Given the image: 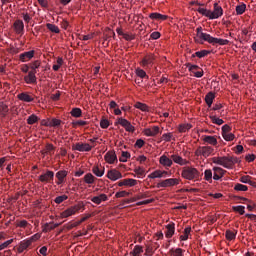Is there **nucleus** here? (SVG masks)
<instances>
[{
	"label": "nucleus",
	"instance_id": "obj_1",
	"mask_svg": "<svg viewBox=\"0 0 256 256\" xmlns=\"http://www.w3.org/2000/svg\"><path fill=\"white\" fill-rule=\"evenodd\" d=\"M237 158L232 156H223V157H214L212 158V162L216 165H221L225 167V169H231L235 163H237Z\"/></svg>",
	"mask_w": 256,
	"mask_h": 256
},
{
	"label": "nucleus",
	"instance_id": "obj_2",
	"mask_svg": "<svg viewBox=\"0 0 256 256\" xmlns=\"http://www.w3.org/2000/svg\"><path fill=\"white\" fill-rule=\"evenodd\" d=\"M199 175V170L191 166H185L181 172V177H183V179H187L188 181H199Z\"/></svg>",
	"mask_w": 256,
	"mask_h": 256
},
{
	"label": "nucleus",
	"instance_id": "obj_3",
	"mask_svg": "<svg viewBox=\"0 0 256 256\" xmlns=\"http://www.w3.org/2000/svg\"><path fill=\"white\" fill-rule=\"evenodd\" d=\"M213 151L215 150L211 146H199L194 153L196 157H204V159H207Z\"/></svg>",
	"mask_w": 256,
	"mask_h": 256
},
{
	"label": "nucleus",
	"instance_id": "obj_4",
	"mask_svg": "<svg viewBox=\"0 0 256 256\" xmlns=\"http://www.w3.org/2000/svg\"><path fill=\"white\" fill-rule=\"evenodd\" d=\"M82 207L83 206L79 204L69 207L68 209H66L61 213L62 219H67V217H71V215H75V213L81 211Z\"/></svg>",
	"mask_w": 256,
	"mask_h": 256
},
{
	"label": "nucleus",
	"instance_id": "obj_5",
	"mask_svg": "<svg viewBox=\"0 0 256 256\" xmlns=\"http://www.w3.org/2000/svg\"><path fill=\"white\" fill-rule=\"evenodd\" d=\"M175 185H179V179L177 178H169L166 180H162L159 182L156 187L157 189H161V187H175Z\"/></svg>",
	"mask_w": 256,
	"mask_h": 256
},
{
	"label": "nucleus",
	"instance_id": "obj_6",
	"mask_svg": "<svg viewBox=\"0 0 256 256\" xmlns=\"http://www.w3.org/2000/svg\"><path fill=\"white\" fill-rule=\"evenodd\" d=\"M116 123H118V125H121V127H124L125 131H127L128 133L135 132V127L131 125V122H129L125 118H118Z\"/></svg>",
	"mask_w": 256,
	"mask_h": 256
},
{
	"label": "nucleus",
	"instance_id": "obj_7",
	"mask_svg": "<svg viewBox=\"0 0 256 256\" xmlns=\"http://www.w3.org/2000/svg\"><path fill=\"white\" fill-rule=\"evenodd\" d=\"M223 17V8L218 3H214L213 11L210 10V19H219Z\"/></svg>",
	"mask_w": 256,
	"mask_h": 256
},
{
	"label": "nucleus",
	"instance_id": "obj_8",
	"mask_svg": "<svg viewBox=\"0 0 256 256\" xmlns=\"http://www.w3.org/2000/svg\"><path fill=\"white\" fill-rule=\"evenodd\" d=\"M95 145L90 146L89 143H76L75 145L72 146L73 151H80L81 153L83 152H89L91 149H93Z\"/></svg>",
	"mask_w": 256,
	"mask_h": 256
},
{
	"label": "nucleus",
	"instance_id": "obj_9",
	"mask_svg": "<svg viewBox=\"0 0 256 256\" xmlns=\"http://www.w3.org/2000/svg\"><path fill=\"white\" fill-rule=\"evenodd\" d=\"M53 179H55V172L51 170H47L46 173L39 176V181H41V183H51Z\"/></svg>",
	"mask_w": 256,
	"mask_h": 256
},
{
	"label": "nucleus",
	"instance_id": "obj_10",
	"mask_svg": "<svg viewBox=\"0 0 256 256\" xmlns=\"http://www.w3.org/2000/svg\"><path fill=\"white\" fill-rule=\"evenodd\" d=\"M154 61H155V54L149 53L143 57L141 61V65L142 67H149V65L153 66Z\"/></svg>",
	"mask_w": 256,
	"mask_h": 256
},
{
	"label": "nucleus",
	"instance_id": "obj_11",
	"mask_svg": "<svg viewBox=\"0 0 256 256\" xmlns=\"http://www.w3.org/2000/svg\"><path fill=\"white\" fill-rule=\"evenodd\" d=\"M35 57V50H30L28 52H23L19 55V60L22 63H27V61H31Z\"/></svg>",
	"mask_w": 256,
	"mask_h": 256
},
{
	"label": "nucleus",
	"instance_id": "obj_12",
	"mask_svg": "<svg viewBox=\"0 0 256 256\" xmlns=\"http://www.w3.org/2000/svg\"><path fill=\"white\" fill-rule=\"evenodd\" d=\"M207 43H210V45H229V40L222 39V38H215L213 36H209Z\"/></svg>",
	"mask_w": 256,
	"mask_h": 256
},
{
	"label": "nucleus",
	"instance_id": "obj_13",
	"mask_svg": "<svg viewBox=\"0 0 256 256\" xmlns=\"http://www.w3.org/2000/svg\"><path fill=\"white\" fill-rule=\"evenodd\" d=\"M107 177L110 181H117V179H123V174L117 169H112L108 171Z\"/></svg>",
	"mask_w": 256,
	"mask_h": 256
},
{
	"label": "nucleus",
	"instance_id": "obj_14",
	"mask_svg": "<svg viewBox=\"0 0 256 256\" xmlns=\"http://www.w3.org/2000/svg\"><path fill=\"white\" fill-rule=\"evenodd\" d=\"M159 131V126H153L152 128L144 129V135H146V137H157V135H159Z\"/></svg>",
	"mask_w": 256,
	"mask_h": 256
},
{
	"label": "nucleus",
	"instance_id": "obj_15",
	"mask_svg": "<svg viewBox=\"0 0 256 256\" xmlns=\"http://www.w3.org/2000/svg\"><path fill=\"white\" fill-rule=\"evenodd\" d=\"M35 75H37V73L29 71L28 75L24 77L25 83H27V85H35V83H37V76Z\"/></svg>",
	"mask_w": 256,
	"mask_h": 256
},
{
	"label": "nucleus",
	"instance_id": "obj_16",
	"mask_svg": "<svg viewBox=\"0 0 256 256\" xmlns=\"http://www.w3.org/2000/svg\"><path fill=\"white\" fill-rule=\"evenodd\" d=\"M14 30L18 35H23V32L25 31L23 20H16L14 22Z\"/></svg>",
	"mask_w": 256,
	"mask_h": 256
},
{
	"label": "nucleus",
	"instance_id": "obj_17",
	"mask_svg": "<svg viewBox=\"0 0 256 256\" xmlns=\"http://www.w3.org/2000/svg\"><path fill=\"white\" fill-rule=\"evenodd\" d=\"M211 36V34H207L203 32V27H198L196 28V37H198V39H200V41H208L209 37Z\"/></svg>",
	"mask_w": 256,
	"mask_h": 256
},
{
	"label": "nucleus",
	"instance_id": "obj_18",
	"mask_svg": "<svg viewBox=\"0 0 256 256\" xmlns=\"http://www.w3.org/2000/svg\"><path fill=\"white\" fill-rule=\"evenodd\" d=\"M104 159H105L106 163L113 165V163H115V161H117V154H115L114 151H109L105 154Z\"/></svg>",
	"mask_w": 256,
	"mask_h": 256
},
{
	"label": "nucleus",
	"instance_id": "obj_19",
	"mask_svg": "<svg viewBox=\"0 0 256 256\" xmlns=\"http://www.w3.org/2000/svg\"><path fill=\"white\" fill-rule=\"evenodd\" d=\"M119 187H123V186H126V187H135V185H137V180L133 179V178H128V179H124V180H121L119 183H118Z\"/></svg>",
	"mask_w": 256,
	"mask_h": 256
},
{
	"label": "nucleus",
	"instance_id": "obj_20",
	"mask_svg": "<svg viewBox=\"0 0 256 256\" xmlns=\"http://www.w3.org/2000/svg\"><path fill=\"white\" fill-rule=\"evenodd\" d=\"M68 172L67 170H60L56 173V179L58 181L56 182L57 185H62V183H65V177H67Z\"/></svg>",
	"mask_w": 256,
	"mask_h": 256
},
{
	"label": "nucleus",
	"instance_id": "obj_21",
	"mask_svg": "<svg viewBox=\"0 0 256 256\" xmlns=\"http://www.w3.org/2000/svg\"><path fill=\"white\" fill-rule=\"evenodd\" d=\"M171 159L173 162L177 163V165H188L189 161L187 159H183V157L179 156L178 154L171 155Z\"/></svg>",
	"mask_w": 256,
	"mask_h": 256
},
{
	"label": "nucleus",
	"instance_id": "obj_22",
	"mask_svg": "<svg viewBox=\"0 0 256 256\" xmlns=\"http://www.w3.org/2000/svg\"><path fill=\"white\" fill-rule=\"evenodd\" d=\"M175 235V223H170L166 226L165 237L171 239Z\"/></svg>",
	"mask_w": 256,
	"mask_h": 256
},
{
	"label": "nucleus",
	"instance_id": "obj_23",
	"mask_svg": "<svg viewBox=\"0 0 256 256\" xmlns=\"http://www.w3.org/2000/svg\"><path fill=\"white\" fill-rule=\"evenodd\" d=\"M19 101H24V103H32L34 101L33 97L27 92H22L17 95Z\"/></svg>",
	"mask_w": 256,
	"mask_h": 256
},
{
	"label": "nucleus",
	"instance_id": "obj_24",
	"mask_svg": "<svg viewBox=\"0 0 256 256\" xmlns=\"http://www.w3.org/2000/svg\"><path fill=\"white\" fill-rule=\"evenodd\" d=\"M32 243L31 240L26 239L20 242L18 246V253H23V251H26V249H29L31 247Z\"/></svg>",
	"mask_w": 256,
	"mask_h": 256
},
{
	"label": "nucleus",
	"instance_id": "obj_25",
	"mask_svg": "<svg viewBox=\"0 0 256 256\" xmlns=\"http://www.w3.org/2000/svg\"><path fill=\"white\" fill-rule=\"evenodd\" d=\"M213 171H214V175H213L214 181H219V179H221V177L225 175V170H223V168L221 167H214Z\"/></svg>",
	"mask_w": 256,
	"mask_h": 256
},
{
	"label": "nucleus",
	"instance_id": "obj_26",
	"mask_svg": "<svg viewBox=\"0 0 256 256\" xmlns=\"http://www.w3.org/2000/svg\"><path fill=\"white\" fill-rule=\"evenodd\" d=\"M159 161L160 165H163V167H171L173 165V159H171V157H167L166 155H162Z\"/></svg>",
	"mask_w": 256,
	"mask_h": 256
},
{
	"label": "nucleus",
	"instance_id": "obj_27",
	"mask_svg": "<svg viewBox=\"0 0 256 256\" xmlns=\"http://www.w3.org/2000/svg\"><path fill=\"white\" fill-rule=\"evenodd\" d=\"M149 18L155 21H166V19H168L169 16L154 12L149 14Z\"/></svg>",
	"mask_w": 256,
	"mask_h": 256
},
{
	"label": "nucleus",
	"instance_id": "obj_28",
	"mask_svg": "<svg viewBox=\"0 0 256 256\" xmlns=\"http://www.w3.org/2000/svg\"><path fill=\"white\" fill-rule=\"evenodd\" d=\"M167 175H168L167 171L156 170L152 172L148 177L150 179H161V177H165Z\"/></svg>",
	"mask_w": 256,
	"mask_h": 256
},
{
	"label": "nucleus",
	"instance_id": "obj_29",
	"mask_svg": "<svg viewBox=\"0 0 256 256\" xmlns=\"http://www.w3.org/2000/svg\"><path fill=\"white\" fill-rule=\"evenodd\" d=\"M213 101H215V93L209 92L205 96V102L209 108L213 105Z\"/></svg>",
	"mask_w": 256,
	"mask_h": 256
},
{
	"label": "nucleus",
	"instance_id": "obj_30",
	"mask_svg": "<svg viewBox=\"0 0 256 256\" xmlns=\"http://www.w3.org/2000/svg\"><path fill=\"white\" fill-rule=\"evenodd\" d=\"M59 227V224L57 223H46L44 224L43 233H48V231H53V229H57Z\"/></svg>",
	"mask_w": 256,
	"mask_h": 256
},
{
	"label": "nucleus",
	"instance_id": "obj_31",
	"mask_svg": "<svg viewBox=\"0 0 256 256\" xmlns=\"http://www.w3.org/2000/svg\"><path fill=\"white\" fill-rule=\"evenodd\" d=\"M55 151V146L53 144H46V147L44 150L41 151L42 155H53V152Z\"/></svg>",
	"mask_w": 256,
	"mask_h": 256
},
{
	"label": "nucleus",
	"instance_id": "obj_32",
	"mask_svg": "<svg viewBox=\"0 0 256 256\" xmlns=\"http://www.w3.org/2000/svg\"><path fill=\"white\" fill-rule=\"evenodd\" d=\"M92 173H94V175H96V177H103V175H105V168H99V166H94L92 168Z\"/></svg>",
	"mask_w": 256,
	"mask_h": 256
},
{
	"label": "nucleus",
	"instance_id": "obj_33",
	"mask_svg": "<svg viewBox=\"0 0 256 256\" xmlns=\"http://www.w3.org/2000/svg\"><path fill=\"white\" fill-rule=\"evenodd\" d=\"M203 141L209 143V145L217 146V138L215 136H204Z\"/></svg>",
	"mask_w": 256,
	"mask_h": 256
},
{
	"label": "nucleus",
	"instance_id": "obj_34",
	"mask_svg": "<svg viewBox=\"0 0 256 256\" xmlns=\"http://www.w3.org/2000/svg\"><path fill=\"white\" fill-rule=\"evenodd\" d=\"M29 67L31 69L30 72L37 73V69L41 67V61L35 60L34 62L29 64Z\"/></svg>",
	"mask_w": 256,
	"mask_h": 256
},
{
	"label": "nucleus",
	"instance_id": "obj_35",
	"mask_svg": "<svg viewBox=\"0 0 256 256\" xmlns=\"http://www.w3.org/2000/svg\"><path fill=\"white\" fill-rule=\"evenodd\" d=\"M9 113V107L3 103L0 102V117H5Z\"/></svg>",
	"mask_w": 256,
	"mask_h": 256
},
{
	"label": "nucleus",
	"instance_id": "obj_36",
	"mask_svg": "<svg viewBox=\"0 0 256 256\" xmlns=\"http://www.w3.org/2000/svg\"><path fill=\"white\" fill-rule=\"evenodd\" d=\"M225 237L228 241H233L237 237V230H235L234 232L231 230H226Z\"/></svg>",
	"mask_w": 256,
	"mask_h": 256
},
{
	"label": "nucleus",
	"instance_id": "obj_37",
	"mask_svg": "<svg viewBox=\"0 0 256 256\" xmlns=\"http://www.w3.org/2000/svg\"><path fill=\"white\" fill-rule=\"evenodd\" d=\"M209 53H211L209 50H201V51L195 52L192 55V58L198 57L199 59H202V57H207Z\"/></svg>",
	"mask_w": 256,
	"mask_h": 256
},
{
	"label": "nucleus",
	"instance_id": "obj_38",
	"mask_svg": "<svg viewBox=\"0 0 256 256\" xmlns=\"http://www.w3.org/2000/svg\"><path fill=\"white\" fill-rule=\"evenodd\" d=\"M141 253H143V246L136 245L133 249V251L130 252L131 256H141Z\"/></svg>",
	"mask_w": 256,
	"mask_h": 256
},
{
	"label": "nucleus",
	"instance_id": "obj_39",
	"mask_svg": "<svg viewBox=\"0 0 256 256\" xmlns=\"http://www.w3.org/2000/svg\"><path fill=\"white\" fill-rule=\"evenodd\" d=\"M84 181L85 183H87L88 185H93V183H95V176H93V174L91 173H87L84 176Z\"/></svg>",
	"mask_w": 256,
	"mask_h": 256
},
{
	"label": "nucleus",
	"instance_id": "obj_40",
	"mask_svg": "<svg viewBox=\"0 0 256 256\" xmlns=\"http://www.w3.org/2000/svg\"><path fill=\"white\" fill-rule=\"evenodd\" d=\"M209 118L211 119L212 123H214L215 125H223L225 123V121H223V119L218 118L217 116L210 114Z\"/></svg>",
	"mask_w": 256,
	"mask_h": 256
},
{
	"label": "nucleus",
	"instance_id": "obj_41",
	"mask_svg": "<svg viewBox=\"0 0 256 256\" xmlns=\"http://www.w3.org/2000/svg\"><path fill=\"white\" fill-rule=\"evenodd\" d=\"M185 252V250L181 249V248H176V249H170L169 253L171 256H183V253Z\"/></svg>",
	"mask_w": 256,
	"mask_h": 256
},
{
	"label": "nucleus",
	"instance_id": "obj_42",
	"mask_svg": "<svg viewBox=\"0 0 256 256\" xmlns=\"http://www.w3.org/2000/svg\"><path fill=\"white\" fill-rule=\"evenodd\" d=\"M190 234H191V226H188L184 229V235L180 236V240L187 241V239H189Z\"/></svg>",
	"mask_w": 256,
	"mask_h": 256
},
{
	"label": "nucleus",
	"instance_id": "obj_43",
	"mask_svg": "<svg viewBox=\"0 0 256 256\" xmlns=\"http://www.w3.org/2000/svg\"><path fill=\"white\" fill-rule=\"evenodd\" d=\"M131 158V153L127 152V151H122V155L119 158V162L120 163H127V159Z\"/></svg>",
	"mask_w": 256,
	"mask_h": 256
},
{
	"label": "nucleus",
	"instance_id": "obj_44",
	"mask_svg": "<svg viewBox=\"0 0 256 256\" xmlns=\"http://www.w3.org/2000/svg\"><path fill=\"white\" fill-rule=\"evenodd\" d=\"M246 9L247 5H245V3L236 6V15H243Z\"/></svg>",
	"mask_w": 256,
	"mask_h": 256
},
{
	"label": "nucleus",
	"instance_id": "obj_45",
	"mask_svg": "<svg viewBox=\"0 0 256 256\" xmlns=\"http://www.w3.org/2000/svg\"><path fill=\"white\" fill-rule=\"evenodd\" d=\"M46 27L51 33H61V30L55 24L47 23Z\"/></svg>",
	"mask_w": 256,
	"mask_h": 256
},
{
	"label": "nucleus",
	"instance_id": "obj_46",
	"mask_svg": "<svg viewBox=\"0 0 256 256\" xmlns=\"http://www.w3.org/2000/svg\"><path fill=\"white\" fill-rule=\"evenodd\" d=\"M70 115H72V117L79 118L83 115V111L81 108H73L70 112Z\"/></svg>",
	"mask_w": 256,
	"mask_h": 256
},
{
	"label": "nucleus",
	"instance_id": "obj_47",
	"mask_svg": "<svg viewBox=\"0 0 256 256\" xmlns=\"http://www.w3.org/2000/svg\"><path fill=\"white\" fill-rule=\"evenodd\" d=\"M196 11L199 12L200 15H203L204 17H207L208 19H210L211 10L199 7L196 9Z\"/></svg>",
	"mask_w": 256,
	"mask_h": 256
},
{
	"label": "nucleus",
	"instance_id": "obj_48",
	"mask_svg": "<svg viewBox=\"0 0 256 256\" xmlns=\"http://www.w3.org/2000/svg\"><path fill=\"white\" fill-rule=\"evenodd\" d=\"M134 107L136 109H140V111H149V106L147 104L141 103V102H136Z\"/></svg>",
	"mask_w": 256,
	"mask_h": 256
},
{
	"label": "nucleus",
	"instance_id": "obj_49",
	"mask_svg": "<svg viewBox=\"0 0 256 256\" xmlns=\"http://www.w3.org/2000/svg\"><path fill=\"white\" fill-rule=\"evenodd\" d=\"M38 121L39 117H37V115L35 114L30 115L27 119L28 125H35V123H37Z\"/></svg>",
	"mask_w": 256,
	"mask_h": 256
},
{
	"label": "nucleus",
	"instance_id": "obj_50",
	"mask_svg": "<svg viewBox=\"0 0 256 256\" xmlns=\"http://www.w3.org/2000/svg\"><path fill=\"white\" fill-rule=\"evenodd\" d=\"M186 67L188 68V71L194 75L197 71H199V69H201L199 66L193 65L191 63L186 64Z\"/></svg>",
	"mask_w": 256,
	"mask_h": 256
},
{
	"label": "nucleus",
	"instance_id": "obj_51",
	"mask_svg": "<svg viewBox=\"0 0 256 256\" xmlns=\"http://www.w3.org/2000/svg\"><path fill=\"white\" fill-rule=\"evenodd\" d=\"M85 125H89V122L84 121V120H78V121H74L72 122V126L75 127H85Z\"/></svg>",
	"mask_w": 256,
	"mask_h": 256
},
{
	"label": "nucleus",
	"instance_id": "obj_52",
	"mask_svg": "<svg viewBox=\"0 0 256 256\" xmlns=\"http://www.w3.org/2000/svg\"><path fill=\"white\" fill-rule=\"evenodd\" d=\"M67 199H69L67 195H61L54 199V203H56L57 205H61V203H63V201H67Z\"/></svg>",
	"mask_w": 256,
	"mask_h": 256
},
{
	"label": "nucleus",
	"instance_id": "obj_53",
	"mask_svg": "<svg viewBox=\"0 0 256 256\" xmlns=\"http://www.w3.org/2000/svg\"><path fill=\"white\" fill-rule=\"evenodd\" d=\"M204 179H205V181H212L213 172L211 171V169H207L204 171Z\"/></svg>",
	"mask_w": 256,
	"mask_h": 256
},
{
	"label": "nucleus",
	"instance_id": "obj_54",
	"mask_svg": "<svg viewBox=\"0 0 256 256\" xmlns=\"http://www.w3.org/2000/svg\"><path fill=\"white\" fill-rule=\"evenodd\" d=\"M189 129H191V124H181L178 128L180 133H186Z\"/></svg>",
	"mask_w": 256,
	"mask_h": 256
},
{
	"label": "nucleus",
	"instance_id": "obj_55",
	"mask_svg": "<svg viewBox=\"0 0 256 256\" xmlns=\"http://www.w3.org/2000/svg\"><path fill=\"white\" fill-rule=\"evenodd\" d=\"M232 209L236 213H239L241 215H245V206H233Z\"/></svg>",
	"mask_w": 256,
	"mask_h": 256
},
{
	"label": "nucleus",
	"instance_id": "obj_56",
	"mask_svg": "<svg viewBox=\"0 0 256 256\" xmlns=\"http://www.w3.org/2000/svg\"><path fill=\"white\" fill-rule=\"evenodd\" d=\"M136 75L138 77H140V79H145V77H147V72H145V70H143L141 68H137L136 69Z\"/></svg>",
	"mask_w": 256,
	"mask_h": 256
},
{
	"label": "nucleus",
	"instance_id": "obj_57",
	"mask_svg": "<svg viewBox=\"0 0 256 256\" xmlns=\"http://www.w3.org/2000/svg\"><path fill=\"white\" fill-rule=\"evenodd\" d=\"M222 137L225 139V141H233V139H235V134L228 132L223 134Z\"/></svg>",
	"mask_w": 256,
	"mask_h": 256
},
{
	"label": "nucleus",
	"instance_id": "obj_58",
	"mask_svg": "<svg viewBox=\"0 0 256 256\" xmlns=\"http://www.w3.org/2000/svg\"><path fill=\"white\" fill-rule=\"evenodd\" d=\"M235 191H247L249 188L246 185L243 184H236L234 186Z\"/></svg>",
	"mask_w": 256,
	"mask_h": 256
},
{
	"label": "nucleus",
	"instance_id": "obj_59",
	"mask_svg": "<svg viewBox=\"0 0 256 256\" xmlns=\"http://www.w3.org/2000/svg\"><path fill=\"white\" fill-rule=\"evenodd\" d=\"M59 125H61V120L57 118L50 120V127H59Z\"/></svg>",
	"mask_w": 256,
	"mask_h": 256
},
{
	"label": "nucleus",
	"instance_id": "obj_60",
	"mask_svg": "<svg viewBox=\"0 0 256 256\" xmlns=\"http://www.w3.org/2000/svg\"><path fill=\"white\" fill-rule=\"evenodd\" d=\"M240 181L241 183H249L250 185H253V182H251V176H242Z\"/></svg>",
	"mask_w": 256,
	"mask_h": 256
},
{
	"label": "nucleus",
	"instance_id": "obj_61",
	"mask_svg": "<svg viewBox=\"0 0 256 256\" xmlns=\"http://www.w3.org/2000/svg\"><path fill=\"white\" fill-rule=\"evenodd\" d=\"M100 127H101L102 129H107V128L109 127V120H107V119H102V120L100 121Z\"/></svg>",
	"mask_w": 256,
	"mask_h": 256
},
{
	"label": "nucleus",
	"instance_id": "obj_62",
	"mask_svg": "<svg viewBox=\"0 0 256 256\" xmlns=\"http://www.w3.org/2000/svg\"><path fill=\"white\" fill-rule=\"evenodd\" d=\"M172 138H173V134L172 133H165V134L162 135L163 141H166V142L171 141Z\"/></svg>",
	"mask_w": 256,
	"mask_h": 256
},
{
	"label": "nucleus",
	"instance_id": "obj_63",
	"mask_svg": "<svg viewBox=\"0 0 256 256\" xmlns=\"http://www.w3.org/2000/svg\"><path fill=\"white\" fill-rule=\"evenodd\" d=\"M127 196H129V192H127V191H120V192H117L115 195V197L117 199H119L121 197H127Z\"/></svg>",
	"mask_w": 256,
	"mask_h": 256
},
{
	"label": "nucleus",
	"instance_id": "obj_64",
	"mask_svg": "<svg viewBox=\"0 0 256 256\" xmlns=\"http://www.w3.org/2000/svg\"><path fill=\"white\" fill-rule=\"evenodd\" d=\"M230 131H231V127L229 125L225 124L224 126H222V135H225Z\"/></svg>",
	"mask_w": 256,
	"mask_h": 256
}]
</instances>
